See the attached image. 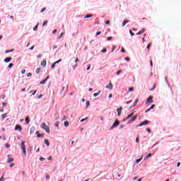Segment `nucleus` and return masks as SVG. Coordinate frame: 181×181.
Wrapping results in <instances>:
<instances>
[{"mask_svg": "<svg viewBox=\"0 0 181 181\" xmlns=\"http://www.w3.org/2000/svg\"><path fill=\"white\" fill-rule=\"evenodd\" d=\"M25 144H26V141H21V147L23 151V155H24V158H26V145H25Z\"/></svg>", "mask_w": 181, "mask_h": 181, "instance_id": "f257e3e1", "label": "nucleus"}, {"mask_svg": "<svg viewBox=\"0 0 181 181\" xmlns=\"http://www.w3.org/2000/svg\"><path fill=\"white\" fill-rule=\"evenodd\" d=\"M41 128L42 129H45L47 134H50V127H49L45 122L42 123Z\"/></svg>", "mask_w": 181, "mask_h": 181, "instance_id": "f03ea898", "label": "nucleus"}, {"mask_svg": "<svg viewBox=\"0 0 181 181\" xmlns=\"http://www.w3.org/2000/svg\"><path fill=\"white\" fill-rule=\"evenodd\" d=\"M119 125V120L115 119L110 128L109 129V131H112V129H114L115 128H117Z\"/></svg>", "mask_w": 181, "mask_h": 181, "instance_id": "7ed1b4c3", "label": "nucleus"}, {"mask_svg": "<svg viewBox=\"0 0 181 181\" xmlns=\"http://www.w3.org/2000/svg\"><path fill=\"white\" fill-rule=\"evenodd\" d=\"M148 124H151V121L144 120V121L141 122L140 124H137L136 127L138 128L139 127H144V125H148Z\"/></svg>", "mask_w": 181, "mask_h": 181, "instance_id": "20e7f679", "label": "nucleus"}, {"mask_svg": "<svg viewBox=\"0 0 181 181\" xmlns=\"http://www.w3.org/2000/svg\"><path fill=\"white\" fill-rule=\"evenodd\" d=\"M153 103V96H149L146 99V105H148V104H152Z\"/></svg>", "mask_w": 181, "mask_h": 181, "instance_id": "39448f33", "label": "nucleus"}, {"mask_svg": "<svg viewBox=\"0 0 181 181\" xmlns=\"http://www.w3.org/2000/svg\"><path fill=\"white\" fill-rule=\"evenodd\" d=\"M136 118H138V115L133 116L132 119L127 122L128 124H132L134 121H136Z\"/></svg>", "mask_w": 181, "mask_h": 181, "instance_id": "423d86ee", "label": "nucleus"}, {"mask_svg": "<svg viewBox=\"0 0 181 181\" xmlns=\"http://www.w3.org/2000/svg\"><path fill=\"white\" fill-rule=\"evenodd\" d=\"M14 129L15 131H19V132H22V126H21V124H16Z\"/></svg>", "mask_w": 181, "mask_h": 181, "instance_id": "0eeeda50", "label": "nucleus"}, {"mask_svg": "<svg viewBox=\"0 0 181 181\" xmlns=\"http://www.w3.org/2000/svg\"><path fill=\"white\" fill-rule=\"evenodd\" d=\"M7 158H8L7 163H12V162H13L14 160L13 158L11 157V154L7 155Z\"/></svg>", "mask_w": 181, "mask_h": 181, "instance_id": "6e6552de", "label": "nucleus"}, {"mask_svg": "<svg viewBox=\"0 0 181 181\" xmlns=\"http://www.w3.org/2000/svg\"><path fill=\"white\" fill-rule=\"evenodd\" d=\"M116 111L117 112V116L121 117V112H122V107H119L116 110Z\"/></svg>", "mask_w": 181, "mask_h": 181, "instance_id": "1a4fd4ad", "label": "nucleus"}, {"mask_svg": "<svg viewBox=\"0 0 181 181\" xmlns=\"http://www.w3.org/2000/svg\"><path fill=\"white\" fill-rule=\"evenodd\" d=\"M50 78V76H47L45 79L42 80V81L40 82V84L43 85L46 84V81H47Z\"/></svg>", "mask_w": 181, "mask_h": 181, "instance_id": "9d476101", "label": "nucleus"}, {"mask_svg": "<svg viewBox=\"0 0 181 181\" xmlns=\"http://www.w3.org/2000/svg\"><path fill=\"white\" fill-rule=\"evenodd\" d=\"M145 32H146V29L145 28H142L140 31H139L136 35H142L143 33H145Z\"/></svg>", "mask_w": 181, "mask_h": 181, "instance_id": "9b49d317", "label": "nucleus"}, {"mask_svg": "<svg viewBox=\"0 0 181 181\" xmlns=\"http://www.w3.org/2000/svg\"><path fill=\"white\" fill-rule=\"evenodd\" d=\"M25 119L26 125H29V122H30V118H29V116H26Z\"/></svg>", "mask_w": 181, "mask_h": 181, "instance_id": "f8f14e48", "label": "nucleus"}, {"mask_svg": "<svg viewBox=\"0 0 181 181\" xmlns=\"http://www.w3.org/2000/svg\"><path fill=\"white\" fill-rule=\"evenodd\" d=\"M148 158H152V153H149L148 154L146 155L144 158V160H148Z\"/></svg>", "mask_w": 181, "mask_h": 181, "instance_id": "ddd939ff", "label": "nucleus"}, {"mask_svg": "<svg viewBox=\"0 0 181 181\" xmlns=\"http://www.w3.org/2000/svg\"><path fill=\"white\" fill-rule=\"evenodd\" d=\"M11 60H12V57H7L4 59L5 63H9V62H11Z\"/></svg>", "mask_w": 181, "mask_h": 181, "instance_id": "4468645a", "label": "nucleus"}, {"mask_svg": "<svg viewBox=\"0 0 181 181\" xmlns=\"http://www.w3.org/2000/svg\"><path fill=\"white\" fill-rule=\"evenodd\" d=\"M106 88H108V90H111L112 88V83L110 82L108 86H106Z\"/></svg>", "mask_w": 181, "mask_h": 181, "instance_id": "2eb2a0df", "label": "nucleus"}, {"mask_svg": "<svg viewBox=\"0 0 181 181\" xmlns=\"http://www.w3.org/2000/svg\"><path fill=\"white\" fill-rule=\"evenodd\" d=\"M134 117V112L132 113H130L127 116V119H129V118H132Z\"/></svg>", "mask_w": 181, "mask_h": 181, "instance_id": "dca6fc26", "label": "nucleus"}, {"mask_svg": "<svg viewBox=\"0 0 181 181\" xmlns=\"http://www.w3.org/2000/svg\"><path fill=\"white\" fill-rule=\"evenodd\" d=\"M44 143L47 146H50V142L47 139H45Z\"/></svg>", "mask_w": 181, "mask_h": 181, "instance_id": "f3484780", "label": "nucleus"}, {"mask_svg": "<svg viewBox=\"0 0 181 181\" xmlns=\"http://www.w3.org/2000/svg\"><path fill=\"white\" fill-rule=\"evenodd\" d=\"M35 126H33L31 128H30V135H32V134H33V132H35Z\"/></svg>", "mask_w": 181, "mask_h": 181, "instance_id": "a211bd4d", "label": "nucleus"}, {"mask_svg": "<svg viewBox=\"0 0 181 181\" xmlns=\"http://www.w3.org/2000/svg\"><path fill=\"white\" fill-rule=\"evenodd\" d=\"M141 160H142V157L140 158H137L136 160H135V165H138V163H139V162H141Z\"/></svg>", "mask_w": 181, "mask_h": 181, "instance_id": "6ab92c4d", "label": "nucleus"}, {"mask_svg": "<svg viewBox=\"0 0 181 181\" xmlns=\"http://www.w3.org/2000/svg\"><path fill=\"white\" fill-rule=\"evenodd\" d=\"M46 64H47L46 60H44L41 62V66H42V67H46Z\"/></svg>", "mask_w": 181, "mask_h": 181, "instance_id": "aec40b11", "label": "nucleus"}, {"mask_svg": "<svg viewBox=\"0 0 181 181\" xmlns=\"http://www.w3.org/2000/svg\"><path fill=\"white\" fill-rule=\"evenodd\" d=\"M127 23H129V21H128V20H124V21H123V23H122V26H123V27L125 26V25H126Z\"/></svg>", "mask_w": 181, "mask_h": 181, "instance_id": "412c9836", "label": "nucleus"}, {"mask_svg": "<svg viewBox=\"0 0 181 181\" xmlns=\"http://www.w3.org/2000/svg\"><path fill=\"white\" fill-rule=\"evenodd\" d=\"M85 19H87L88 18H93V14H87L84 16Z\"/></svg>", "mask_w": 181, "mask_h": 181, "instance_id": "4be33fe9", "label": "nucleus"}, {"mask_svg": "<svg viewBox=\"0 0 181 181\" xmlns=\"http://www.w3.org/2000/svg\"><path fill=\"white\" fill-rule=\"evenodd\" d=\"M90 107V102L89 100H87L86 103V109Z\"/></svg>", "mask_w": 181, "mask_h": 181, "instance_id": "5701e85b", "label": "nucleus"}, {"mask_svg": "<svg viewBox=\"0 0 181 181\" xmlns=\"http://www.w3.org/2000/svg\"><path fill=\"white\" fill-rule=\"evenodd\" d=\"M64 127H67L70 125V123H69V121H65L64 122Z\"/></svg>", "mask_w": 181, "mask_h": 181, "instance_id": "b1692460", "label": "nucleus"}, {"mask_svg": "<svg viewBox=\"0 0 181 181\" xmlns=\"http://www.w3.org/2000/svg\"><path fill=\"white\" fill-rule=\"evenodd\" d=\"M37 138H45V134H40L37 136Z\"/></svg>", "mask_w": 181, "mask_h": 181, "instance_id": "393cba45", "label": "nucleus"}, {"mask_svg": "<svg viewBox=\"0 0 181 181\" xmlns=\"http://www.w3.org/2000/svg\"><path fill=\"white\" fill-rule=\"evenodd\" d=\"M8 115V113H5V114H3V115H1V118L3 119H5V118H6V116Z\"/></svg>", "mask_w": 181, "mask_h": 181, "instance_id": "a878e982", "label": "nucleus"}, {"mask_svg": "<svg viewBox=\"0 0 181 181\" xmlns=\"http://www.w3.org/2000/svg\"><path fill=\"white\" fill-rule=\"evenodd\" d=\"M100 93H101V91H98V93H93V97H98V95H100Z\"/></svg>", "mask_w": 181, "mask_h": 181, "instance_id": "bb28decb", "label": "nucleus"}, {"mask_svg": "<svg viewBox=\"0 0 181 181\" xmlns=\"http://www.w3.org/2000/svg\"><path fill=\"white\" fill-rule=\"evenodd\" d=\"M60 122H57L54 123V127H56V128H59V125Z\"/></svg>", "mask_w": 181, "mask_h": 181, "instance_id": "cd10ccee", "label": "nucleus"}, {"mask_svg": "<svg viewBox=\"0 0 181 181\" xmlns=\"http://www.w3.org/2000/svg\"><path fill=\"white\" fill-rule=\"evenodd\" d=\"M135 107H136V103H133V105L129 107V110H131L132 108H135Z\"/></svg>", "mask_w": 181, "mask_h": 181, "instance_id": "c85d7f7f", "label": "nucleus"}, {"mask_svg": "<svg viewBox=\"0 0 181 181\" xmlns=\"http://www.w3.org/2000/svg\"><path fill=\"white\" fill-rule=\"evenodd\" d=\"M155 88H156V83H155L153 85V88L150 89V91H153V90H155Z\"/></svg>", "mask_w": 181, "mask_h": 181, "instance_id": "c756f323", "label": "nucleus"}, {"mask_svg": "<svg viewBox=\"0 0 181 181\" xmlns=\"http://www.w3.org/2000/svg\"><path fill=\"white\" fill-rule=\"evenodd\" d=\"M36 74H39L40 73V68H37L35 71Z\"/></svg>", "mask_w": 181, "mask_h": 181, "instance_id": "7c9ffc66", "label": "nucleus"}, {"mask_svg": "<svg viewBox=\"0 0 181 181\" xmlns=\"http://www.w3.org/2000/svg\"><path fill=\"white\" fill-rule=\"evenodd\" d=\"M151 46H152V43L151 42L148 44V45H147V50H149V49H151Z\"/></svg>", "mask_w": 181, "mask_h": 181, "instance_id": "2f4dec72", "label": "nucleus"}, {"mask_svg": "<svg viewBox=\"0 0 181 181\" xmlns=\"http://www.w3.org/2000/svg\"><path fill=\"white\" fill-rule=\"evenodd\" d=\"M69 117L66 115L63 116L62 121H66Z\"/></svg>", "mask_w": 181, "mask_h": 181, "instance_id": "473e14b6", "label": "nucleus"}, {"mask_svg": "<svg viewBox=\"0 0 181 181\" xmlns=\"http://www.w3.org/2000/svg\"><path fill=\"white\" fill-rule=\"evenodd\" d=\"M32 151H33V146H30V149L28 150V151H30V153H32Z\"/></svg>", "mask_w": 181, "mask_h": 181, "instance_id": "72a5a7b5", "label": "nucleus"}, {"mask_svg": "<svg viewBox=\"0 0 181 181\" xmlns=\"http://www.w3.org/2000/svg\"><path fill=\"white\" fill-rule=\"evenodd\" d=\"M146 131H147L148 132V134H151V128H149V127L146 128Z\"/></svg>", "mask_w": 181, "mask_h": 181, "instance_id": "f704fd0d", "label": "nucleus"}, {"mask_svg": "<svg viewBox=\"0 0 181 181\" xmlns=\"http://www.w3.org/2000/svg\"><path fill=\"white\" fill-rule=\"evenodd\" d=\"M38 26H39V24H37L36 26L33 28V30H34V31L37 30Z\"/></svg>", "mask_w": 181, "mask_h": 181, "instance_id": "c9c22d12", "label": "nucleus"}, {"mask_svg": "<svg viewBox=\"0 0 181 181\" xmlns=\"http://www.w3.org/2000/svg\"><path fill=\"white\" fill-rule=\"evenodd\" d=\"M13 67V64L11 63L8 64V69H12Z\"/></svg>", "mask_w": 181, "mask_h": 181, "instance_id": "e433bc0d", "label": "nucleus"}, {"mask_svg": "<svg viewBox=\"0 0 181 181\" xmlns=\"http://www.w3.org/2000/svg\"><path fill=\"white\" fill-rule=\"evenodd\" d=\"M153 108H155V104L153 105H151V106L149 107V109L151 110H153Z\"/></svg>", "mask_w": 181, "mask_h": 181, "instance_id": "4c0bfd02", "label": "nucleus"}, {"mask_svg": "<svg viewBox=\"0 0 181 181\" xmlns=\"http://www.w3.org/2000/svg\"><path fill=\"white\" fill-rule=\"evenodd\" d=\"M131 103H132V100H129V101H126V102H124V104H131Z\"/></svg>", "mask_w": 181, "mask_h": 181, "instance_id": "58836bf2", "label": "nucleus"}, {"mask_svg": "<svg viewBox=\"0 0 181 181\" xmlns=\"http://www.w3.org/2000/svg\"><path fill=\"white\" fill-rule=\"evenodd\" d=\"M40 160H41V162H43V160H46V158L43 157H40Z\"/></svg>", "mask_w": 181, "mask_h": 181, "instance_id": "ea45409f", "label": "nucleus"}, {"mask_svg": "<svg viewBox=\"0 0 181 181\" xmlns=\"http://www.w3.org/2000/svg\"><path fill=\"white\" fill-rule=\"evenodd\" d=\"M5 147L7 148H11V144H5Z\"/></svg>", "mask_w": 181, "mask_h": 181, "instance_id": "a19ab883", "label": "nucleus"}, {"mask_svg": "<svg viewBox=\"0 0 181 181\" xmlns=\"http://www.w3.org/2000/svg\"><path fill=\"white\" fill-rule=\"evenodd\" d=\"M0 181H5V177H4V175L1 177Z\"/></svg>", "mask_w": 181, "mask_h": 181, "instance_id": "79ce46f5", "label": "nucleus"}, {"mask_svg": "<svg viewBox=\"0 0 181 181\" xmlns=\"http://www.w3.org/2000/svg\"><path fill=\"white\" fill-rule=\"evenodd\" d=\"M46 25H47V21H44V23H42V27L46 26Z\"/></svg>", "mask_w": 181, "mask_h": 181, "instance_id": "37998d69", "label": "nucleus"}, {"mask_svg": "<svg viewBox=\"0 0 181 181\" xmlns=\"http://www.w3.org/2000/svg\"><path fill=\"white\" fill-rule=\"evenodd\" d=\"M136 143L139 144V137L136 138Z\"/></svg>", "mask_w": 181, "mask_h": 181, "instance_id": "c03bdc74", "label": "nucleus"}, {"mask_svg": "<svg viewBox=\"0 0 181 181\" xmlns=\"http://www.w3.org/2000/svg\"><path fill=\"white\" fill-rule=\"evenodd\" d=\"M15 166V163H12L10 164L9 168H13Z\"/></svg>", "mask_w": 181, "mask_h": 181, "instance_id": "a18cd8bd", "label": "nucleus"}, {"mask_svg": "<svg viewBox=\"0 0 181 181\" xmlns=\"http://www.w3.org/2000/svg\"><path fill=\"white\" fill-rule=\"evenodd\" d=\"M12 52H13V49L6 50V53H11Z\"/></svg>", "mask_w": 181, "mask_h": 181, "instance_id": "49530a36", "label": "nucleus"}, {"mask_svg": "<svg viewBox=\"0 0 181 181\" xmlns=\"http://www.w3.org/2000/svg\"><path fill=\"white\" fill-rule=\"evenodd\" d=\"M102 53H107V49H102Z\"/></svg>", "mask_w": 181, "mask_h": 181, "instance_id": "de8ad7c7", "label": "nucleus"}, {"mask_svg": "<svg viewBox=\"0 0 181 181\" xmlns=\"http://www.w3.org/2000/svg\"><path fill=\"white\" fill-rule=\"evenodd\" d=\"M64 35V33H62L58 37V39H62V37Z\"/></svg>", "mask_w": 181, "mask_h": 181, "instance_id": "09e8293b", "label": "nucleus"}, {"mask_svg": "<svg viewBox=\"0 0 181 181\" xmlns=\"http://www.w3.org/2000/svg\"><path fill=\"white\" fill-rule=\"evenodd\" d=\"M42 97H43V94H40V95L37 96V98L39 100H40V98H42Z\"/></svg>", "mask_w": 181, "mask_h": 181, "instance_id": "8fccbe9b", "label": "nucleus"}, {"mask_svg": "<svg viewBox=\"0 0 181 181\" xmlns=\"http://www.w3.org/2000/svg\"><path fill=\"white\" fill-rule=\"evenodd\" d=\"M45 11H46V7H44V8H42L41 13L45 12Z\"/></svg>", "mask_w": 181, "mask_h": 181, "instance_id": "3c124183", "label": "nucleus"}, {"mask_svg": "<svg viewBox=\"0 0 181 181\" xmlns=\"http://www.w3.org/2000/svg\"><path fill=\"white\" fill-rule=\"evenodd\" d=\"M86 119H87V117L81 119V122H84V121H86Z\"/></svg>", "mask_w": 181, "mask_h": 181, "instance_id": "603ef678", "label": "nucleus"}, {"mask_svg": "<svg viewBox=\"0 0 181 181\" xmlns=\"http://www.w3.org/2000/svg\"><path fill=\"white\" fill-rule=\"evenodd\" d=\"M60 62H62V59H59V60L55 62L54 64H58V63H60Z\"/></svg>", "mask_w": 181, "mask_h": 181, "instance_id": "864d4df0", "label": "nucleus"}, {"mask_svg": "<svg viewBox=\"0 0 181 181\" xmlns=\"http://www.w3.org/2000/svg\"><path fill=\"white\" fill-rule=\"evenodd\" d=\"M124 127H125V125L121 124V125L119 126V129H122V128H124Z\"/></svg>", "mask_w": 181, "mask_h": 181, "instance_id": "5fc2aeb1", "label": "nucleus"}, {"mask_svg": "<svg viewBox=\"0 0 181 181\" xmlns=\"http://www.w3.org/2000/svg\"><path fill=\"white\" fill-rule=\"evenodd\" d=\"M100 34H101V31L97 32L96 33V36H100Z\"/></svg>", "mask_w": 181, "mask_h": 181, "instance_id": "6e6d98bb", "label": "nucleus"}, {"mask_svg": "<svg viewBox=\"0 0 181 181\" xmlns=\"http://www.w3.org/2000/svg\"><path fill=\"white\" fill-rule=\"evenodd\" d=\"M45 179H47V180L50 179V176H49V175H47L45 176Z\"/></svg>", "mask_w": 181, "mask_h": 181, "instance_id": "4d7b16f0", "label": "nucleus"}, {"mask_svg": "<svg viewBox=\"0 0 181 181\" xmlns=\"http://www.w3.org/2000/svg\"><path fill=\"white\" fill-rule=\"evenodd\" d=\"M90 69H91V65H90V64H88V67H87V70H90Z\"/></svg>", "mask_w": 181, "mask_h": 181, "instance_id": "13d9d810", "label": "nucleus"}, {"mask_svg": "<svg viewBox=\"0 0 181 181\" xmlns=\"http://www.w3.org/2000/svg\"><path fill=\"white\" fill-rule=\"evenodd\" d=\"M52 156H49L48 158H47V160H52Z\"/></svg>", "mask_w": 181, "mask_h": 181, "instance_id": "bf43d9fd", "label": "nucleus"}, {"mask_svg": "<svg viewBox=\"0 0 181 181\" xmlns=\"http://www.w3.org/2000/svg\"><path fill=\"white\" fill-rule=\"evenodd\" d=\"M30 76H32V73H28V74H27V77H30Z\"/></svg>", "mask_w": 181, "mask_h": 181, "instance_id": "052dcab7", "label": "nucleus"}, {"mask_svg": "<svg viewBox=\"0 0 181 181\" xmlns=\"http://www.w3.org/2000/svg\"><path fill=\"white\" fill-rule=\"evenodd\" d=\"M25 73H26V70L24 69L21 71V74H25Z\"/></svg>", "mask_w": 181, "mask_h": 181, "instance_id": "680f3d73", "label": "nucleus"}, {"mask_svg": "<svg viewBox=\"0 0 181 181\" xmlns=\"http://www.w3.org/2000/svg\"><path fill=\"white\" fill-rule=\"evenodd\" d=\"M180 162H178V163H177V168H180Z\"/></svg>", "mask_w": 181, "mask_h": 181, "instance_id": "e2e57ef3", "label": "nucleus"}, {"mask_svg": "<svg viewBox=\"0 0 181 181\" xmlns=\"http://www.w3.org/2000/svg\"><path fill=\"white\" fill-rule=\"evenodd\" d=\"M134 90V88L133 87H131L129 88V91H132Z\"/></svg>", "mask_w": 181, "mask_h": 181, "instance_id": "0e129e2a", "label": "nucleus"}, {"mask_svg": "<svg viewBox=\"0 0 181 181\" xmlns=\"http://www.w3.org/2000/svg\"><path fill=\"white\" fill-rule=\"evenodd\" d=\"M122 71L119 70L117 72V75L118 76L120 73H122Z\"/></svg>", "mask_w": 181, "mask_h": 181, "instance_id": "69168bd1", "label": "nucleus"}, {"mask_svg": "<svg viewBox=\"0 0 181 181\" xmlns=\"http://www.w3.org/2000/svg\"><path fill=\"white\" fill-rule=\"evenodd\" d=\"M108 98H112V94H109Z\"/></svg>", "mask_w": 181, "mask_h": 181, "instance_id": "338daca9", "label": "nucleus"}, {"mask_svg": "<svg viewBox=\"0 0 181 181\" xmlns=\"http://www.w3.org/2000/svg\"><path fill=\"white\" fill-rule=\"evenodd\" d=\"M2 105H3V107H6V103H3Z\"/></svg>", "mask_w": 181, "mask_h": 181, "instance_id": "774afa93", "label": "nucleus"}]
</instances>
